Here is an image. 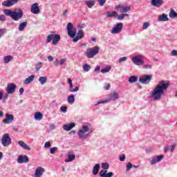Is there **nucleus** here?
<instances>
[{
  "label": "nucleus",
  "instance_id": "19",
  "mask_svg": "<svg viewBox=\"0 0 177 177\" xmlns=\"http://www.w3.org/2000/svg\"><path fill=\"white\" fill-rule=\"evenodd\" d=\"M28 161H30V159L26 155H20L17 159V162L19 164H24V162H28Z\"/></svg>",
  "mask_w": 177,
  "mask_h": 177
},
{
  "label": "nucleus",
  "instance_id": "49",
  "mask_svg": "<svg viewBox=\"0 0 177 177\" xmlns=\"http://www.w3.org/2000/svg\"><path fill=\"white\" fill-rule=\"evenodd\" d=\"M50 146H51L50 142H49V141L46 142L44 144L45 149H49V147H50Z\"/></svg>",
  "mask_w": 177,
  "mask_h": 177
},
{
  "label": "nucleus",
  "instance_id": "17",
  "mask_svg": "<svg viewBox=\"0 0 177 177\" xmlns=\"http://www.w3.org/2000/svg\"><path fill=\"white\" fill-rule=\"evenodd\" d=\"M45 173V169L42 167H38L35 172L33 177H41L42 175Z\"/></svg>",
  "mask_w": 177,
  "mask_h": 177
},
{
  "label": "nucleus",
  "instance_id": "16",
  "mask_svg": "<svg viewBox=\"0 0 177 177\" xmlns=\"http://www.w3.org/2000/svg\"><path fill=\"white\" fill-rule=\"evenodd\" d=\"M164 155H160V156H157L156 157L153 158L151 160H150V164L151 165H156V164H157V162H160V161H162V159L164 158Z\"/></svg>",
  "mask_w": 177,
  "mask_h": 177
},
{
  "label": "nucleus",
  "instance_id": "44",
  "mask_svg": "<svg viewBox=\"0 0 177 177\" xmlns=\"http://www.w3.org/2000/svg\"><path fill=\"white\" fill-rule=\"evenodd\" d=\"M0 21H1L2 23L6 21V17L5 16V15H0Z\"/></svg>",
  "mask_w": 177,
  "mask_h": 177
},
{
  "label": "nucleus",
  "instance_id": "21",
  "mask_svg": "<svg viewBox=\"0 0 177 177\" xmlns=\"http://www.w3.org/2000/svg\"><path fill=\"white\" fill-rule=\"evenodd\" d=\"M75 127V123L71 122V124H64L63 125V129L64 131H66L68 132V131H71L73 128Z\"/></svg>",
  "mask_w": 177,
  "mask_h": 177
},
{
  "label": "nucleus",
  "instance_id": "41",
  "mask_svg": "<svg viewBox=\"0 0 177 177\" xmlns=\"http://www.w3.org/2000/svg\"><path fill=\"white\" fill-rule=\"evenodd\" d=\"M111 70V67H106L101 70V73L104 74L106 73H109V71H110Z\"/></svg>",
  "mask_w": 177,
  "mask_h": 177
},
{
  "label": "nucleus",
  "instance_id": "12",
  "mask_svg": "<svg viewBox=\"0 0 177 177\" xmlns=\"http://www.w3.org/2000/svg\"><path fill=\"white\" fill-rule=\"evenodd\" d=\"M16 84L13 83H10L7 85L6 91L8 95H13V93L16 92Z\"/></svg>",
  "mask_w": 177,
  "mask_h": 177
},
{
  "label": "nucleus",
  "instance_id": "61",
  "mask_svg": "<svg viewBox=\"0 0 177 177\" xmlns=\"http://www.w3.org/2000/svg\"><path fill=\"white\" fill-rule=\"evenodd\" d=\"M169 151V146L165 147L164 151L165 153H167Z\"/></svg>",
  "mask_w": 177,
  "mask_h": 177
},
{
  "label": "nucleus",
  "instance_id": "14",
  "mask_svg": "<svg viewBox=\"0 0 177 177\" xmlns=\"http://www.w3.org/2000/svg\"><path fill=\"white\" fill-rule=\"evenodd\" d=\"M115 9H117V10H120L121 13H127V12H129V10H131V7L130 6L124 7L122 6V5L119 4L115 6Z\"/></svg>",
  "mask_w": 177,
  "mask_h": 177
},
{
  "label": "nucleus",
  "instance_id": "27",
  "mask_svg": "<svg viewBox=\"0 0 177 177\" xmlns=\"http://www.w3.org/2000/svg\"><path fill=\"white\" fill-rule=\"evenodd\" d=\"M35 78V75H32L25 80L24 84L25 85H28V84H31V82H32V81H34Z\"/></svg>",
  "mask_w": 177,
  "mask_h": 177
},
{
  "label": "nucleus",
  "instance_id": "51",
  "mask_svg": "<svg viewBox=\"0 0 177 177\" xmlns=\"http://www.w3.org/2000/svg\"><path fill=\"white\" fill-rule=\"evenodd\" d=\"M126 158L125 154H122V156L119 157V160L120 161H125Z\"/></svg>",
  "mask_w": 177,
  "mask_h": 177
},
{
  "label": "nucleus",
  "instance_id": "15",
  "mask_svg": "<svg viewBox=\"0 0 177 177\" xmlns=\"http://www.w3.org/2000/svg\"><path fill=\"white\" fill-rule=\"evenodd\" d=\"M15 120V116L12 114L6 113V119L3 120L4 124H12Z\"/></svg>",
  "mask_w": 177,
  "mask_h": 177
},
{
  "label": "nucleus",
  "instance_id": "53",
  "mask_svg": "<svg viewBox=\"0 0 177 177\" xmlns=\"http://www.w3.org/2000/svg\"><path fill=\"white\" fill-rule=\"evenodd\" d=\"M171 56H177V50H171Z\"/></svg>",
  "mask_w": 177,
  "mask_h": 177
},
{
  "label": "nucleus",
  "instance_id": "25",
  "mask_svg": "<svg viewBox=\"0 0 177 177\" xmlns=\"http://www.w3.org/2000/svg\"><path fill=\"white\" fill-rule=\"evenodd\" d=\"M169 20V18H168V15L165 13L160 15L159 17L158 18V21H168Z\"/></svg>",
  "mask_w": 177,
  "mask_h": 177
},
{
  "label": "nucleus",
  "instance_id": "63",
  "mask_svg": "<svg viewBox=\"0 0 177 177\" xmlns=\"http://www.w3.org/2000/svg\"><path fill=\"white\" fill-rule=\"evenodd\" d=\"M24 93V88H19V94L23 95Z\"/></svg>",
  "mask_w": 177,
  "mask_h": 177
},
{
  "label": "nucleus",
  "instance_id": "23",
  "mask_svg": "<svg viewBox=\"0 0 177 177\" xmlns=\"http://www.w3.org/2000/svg\"><path fill=\"white\" fill-rule=\"evenodd\" d=\"M106 17L111 19V17H118V13L115 11L110 12L108 11L105 13Z\"/></svg>",
  "mask_w": 177,
  "mask_h": 177
},
{
  "label": "nucleus",
  "instance_id": "6",
  "mask_svg": "<svg viewBox=\"0 0 177 177\" xmlns=\"http://www.w3.org/2000/svg\"><path fill=\"white\" fill-rule=\"evenodd\" d=\"M131 62H133L136 66H143V64H145V57L143 55H137L131 58Z\"/></svg>",
  "mask_w": 177,
  "mask_h": 177
},
{
  "label": "nucleus",
  "instance_id": "48",
  "mask_svg": "<svg viewBox=\"0 0 177 177\" xmlns=\"http://www.w3.org/2000/svg\"><path fill=\"white\" fill-rule=\"evenodd\" d=\"M99 2L100 6H104V3H106V0H97Z\"/></svg>",
  "mask_w": 177,
  "mask_h": 177
},
{
  "label": "nucleus",
  "instance_id": "57",
  "mask_svg": "<svg viewBox=\"0 0 177 177\" xmlns=\"http://www.w3.org/2000/svg\"><path fill=\"white\" fill-rule=\"evenodd\" d=\"M110 86H111L110 84H106L104 86V88L106 89V91H109V89H110Z\"/></svg>",
  "mask_w": 177,
  "mask_h": 177
},
{
  "label": "nucleus",
  "instance_id": "13",
  "mask_svg": "<svg viewBox=\"0 0 177 177\" xmlns=\"http://www.w3.org/2000/svg\"><path fill=\"white\" fill-rule=\"evenodd\" d=\"M19 2V0H6L2 3V6H5L6 8H10L13 6V5H16Z\"/></svg>",
  "mask_w": 177,
  "mask_h": 177
},
{
  "label": "nucleus",
  "instance_id": "58",
  "mask_svg": "<svg viewBox=\"0 0 177 177\" xmlns=\"http://www.w3.org/2000/svg\"><path fill=\"white\" fill-rule=\"evenodd\" d=\"M174 150H175V145H171L170 146V151L171 152V153H174Z\"/></svg>",
  "mask_w": 177,
  "mask_h": 177
},
{
  "label": "nucleus",
  "instance_id": "9",
  "mask_svg": "<svg viewBox=\"0 0 177 177\" xmlns=\"http://www.w3.org/2000/svg\"><path fill=\"white\" fill-rule=\"evenodd\" d=\"M152 78L153 76L151 75H144L143 76L140 77L139 82L143 85H147V84H150Z\"/></svg>",
  "mask_w": 177,
  "mask_h": 177
},
{
  "label": "nucleus",
  "instance_id": "3",
  "mask_svg": "<svg viewBox=\"0 0 177 177\" xmlns=\"http://www.w3.org/2000/svg\"><path fill=\"white\" fill-rule=\"evenodd\" d=\"M91 132L92 131H91V129H89V126L83 125L82 127L80 129H79L77 132L79 139H81V140H85L88 139Z\"/></svg>",
  "mask_w": 177,
  "mask_h": 177
},
{
  "label": "nucleus",
  "instance_id": "35",
  "mask_svg": "<svg viewBox=\"0 0 177 177\" xmlns=\"http://www.w3.org/2000/svg\"><path fill=\"white\" fill-rule=\"evenodd\" d=\"M46 81H48V77H46L41 76L39 77V82L41 85H45V84H46Z\"/></svg>",
  "mask_w": 177,
  "mask_h": 177
},
{
  "label": "nucleus",
  "instance_id": "33",
  "mask_svg": "<svg viewBox=\"0 0 177 177\" xmlns=\"http://www.w3.org/2000/svg\"><path fill=\"white\" fill-rule=\"evenodd\" d=\"M67 100L69 104H73L74 102H75V97L74 96V95H71L68 97Z\"/></svg>",
  "mask_w": 177,
  "mask_h": 177
},
{
  "label": "nucleus",
  "instance_id": "39",
  "mask_svg": "<svg viewBox=\"0 0 177 177\" xmlns=\"http://www.w3.org/2000/svg\"><path fill=\"white\" fill-rule=\"evenodd\" d=\"M55 35L53 34H50L47 36V39H46V44H49L50 42H52L53 41V37Z\"/></svg>",
  "mask_w": 177,
  "mask_h": 177
},
{
  "label": "nucleus",
  "instance_id": "56",
  "mask_svg": "<svg viewBox=\"0 0 177 177\" xmlns=\"http://www.w3.org/2000/svg\"><path fill=\"white\" fill-rule=\"evenodd\" d=\"M79 28H85V24H80L77 25Z\"/></svg>",
  "mask_w": 177,
  "mask_h": 177
},
{
  "label": "nucleus",
  "instance_id": "4",
  "mask_svg": "<svg viewBox=\"0 0 177 177\" xmlns=\"http://www.w3.org/2000/svg\"><path fill=\"white\" fill-rule=\"evenodd\" d=\"M120 99V94L117 92L111 93L108 95V98L104 101H98L97 104H95V106H97V104H103L104 103H109V102H112L114 100H117Z\"/></svg>",
  "mask_w": 177,
  "mask_h": 177
},
{
  "label": "nucleus",
  "instance_id": "18",
  "mask_svg": "<svg viewBox=\"0 0 177 177\" xmlns=\"http://www.w3.org/2000/svg\"><path fill=\"white\" fill-rule=\"evenodd\" d=\"M76 35L77 36L76 37L75 36V37L73 39V42H78L80 39H82L84 38V30H79Z\"/></svg>",
  "mask_w": 177,
  "mask_h": 177
},
{
  "label": "nucleus",
  "instance_id": "11",
  "mask_svg": "<svg viewBox=\"0 0 177 177\" xmlns=\"http://www.w3.org/2000/svg\"><path fill=\"white\" fill-rule=\"evenodd\" d=\"M30 12L32 15H39L41 13V9L39 8V4L35 3L30 6Z\"/></svg>",
  "mask_w": 177,
  "mask_h": 177
},
{
  "label": "nucleus",
  "instance_id": "2",
  "mask_svg": "<svg viewBox=\"0 0 177 177\" xmlns=\"http://www.w3.org/2000/svg\"><path fill=\"white\" fill-rule=\"evenodd\" d=\"M3 12L4 13V16H8V17H11L14 21H19L24 15V12L21 8L18 9V12L13 11L10 9H4Z\"/></svg>",
  "mask_w": 177,
  "mask_h": 177
},
{
  "label": "nucleus",
  "instance_id": "8",
  "mask_svg": "<svg viewBox=\"0 0 177 177\" xmlns=\"http://www.w3.org/2000/svg\"><path fill=\"white\" fill-rule=\"evenodd\" d=\"M12 143V138L9 136V134L5 133L1 138V145L3 147H8Z\"/></svg>",
  "mask_w": 177,
  "mask_h": 177
},
{
  "label": "nucleus",
  "instance_id": "46",
  "mask_svg": "<svg viewBox=\"0 0 177 177\" xmlns=\"http://www.w3.org/2000/svg\"><path fill=\"white\" fill-rule=\"evenodd\" d=\"M132 167H133L132 163L129 162V163L127 165V167H126V168H127V169H126L127 172H129V171H131V168H132Z\"/></svg>",
  "mask_w": 177,
  "mask_h": 177
},
{
  "label": "nucleus",
  "instance_id": "22",
  "mask_svg": "<svg viewBox=\"0 0 177 177\" xmlns=\"http://www.w3.org/2000/svg\"><path fill=\"white\" fill-rule=\"evenodd\" d=\"M101 177H112L113 172L107 173V170H101L99 174Z\"/></svg>",
  "mask_w": 177,
  "mask_h": 177
},
{
  "label": "nucleus",
  "instance_id": "45",
  "mask_svg": "<svg viewBox=\"0 0 177 177\" xmlns=\"http://www.w3.org/2000/svg\"><path fill=\"white\" fill-rule=\"evenodd\" d=\"M149 26H150V23L145 22V23L143 24L142 30H147V27H149Z\"/></svg>",
  "mask_w": 177,
  "mask_h": 177
},
{
  "label": "nucleus",
  "instance_id": "31",
  "mask_svg": "<svg viewBox=\"0 0 177 177\" xmlns=\"http://www.w3.org/2000/svg\"><path fill=\"white\" fill-rule=\"evenodd\" d=\"M169 17H170V19H176L177 18V12H175V10L171 9L169 14Z\"/></svg>",
  "mask_w": 177,
  "mask_h": 177
},
{
  "label": "nucleus",
  "instance_id": "30",
  "mask_svg": "<svg viewBox=\"0 0 177 177\" xmlns=\"http://www.w3.org/2000/svg\"><path fill=\"white\" fill-rule=\"evenodd\" d=\"M59 41H60V35H54L53 39V45H57L59 43Z\"/></svg>",
  "mask_w": 177,
  "mask_h": 177
},
{
  "label": "nucleus",
  "instance_id": "7",
  "mask_svg": "<svg viewBox=\"0 0 177 177\" xmlns=\"http://www.w3.org/2000/svg\"><path fill=\"white\" fill-rule=\"evenodd\" d=\"M66 30L68 31V35L70 38H75L77 35V29L74 28V26L69 22L67 25Z\"/></svg>",
  "mask_w": 177,
  "mask_h": 177
},
{
  "label": "nucleus",
  "instance_id": "60",
  "mask_svg": "<svg viewBox=\"0 0 177 177\" xmlns=\"http://www.w3.org/2000/svg\"><path fill=\"white\" fill-rule=\"evenodd\" d=\"M89 70H91V67H83V71H85L86 73L89 71Z\"/></svg>",
  "mask_w": 177,
  "mask_h": 177
},
{
  "label": "nucleus",
  "instance_id": "59",
  "mask_svg": "<svg viewBox=\"0 0 177 177\" xmlns=\"http://www.w3.org/2000/svg\"><path fill=\"white\" fill-rule=\"evenodd\" d=\"M56 129V125L55 124H50V129L53 130Z\"/></svg>",
  "mask_w": 177,
  "mask_h": 177
},
{
  "label": "nucleus",
  "instance_id": "24",
  "mask_svg": "<svg viewBox=\"0 0 177 177\" xmlns=\"http://www.w3.org/2000/svg\"><path fill=\"white\" fill-rule=\"evenodd\" d=\"M99 169H100V164L97 163L93 167V170H92L93 175H97V174H99Z\"/></svg>",
  "mask_w": 177,
  "mask_h": 177
},
{
  "label": "nucleus",
  "instance_id": "38",
  "mask_svg": "<svg viewBox=\"0 0 177 177\" xmlns=\"http://www.w3.org/2000/svg\"><path fill=\"white\" fill-rule=\"evenodd\" d=\"M13 59V57L11 55H7L5 56L3 58V62L4 63H9V62H10V60Z\"/></svg>",
  "mask_w": 177,
  "mask_h": 177
},
{
  "label": "nucleus",
  "instance_id": "55",
  "mask_svg": "<svg viewBox=\"0 0 177 177\" xmlns=\"http://www.w3.org/2000/svg\"><path fill=\"white\" fill-rule=\"evenodd\" d=\"M124 17V14H121L120 15L118 16V20H120V21L123 20Z\"/></svg>",
  "mask_w": 177,
  "mask_h": 177
},
{
  "label": "nucleus",
  "instance_id": "52",
  "mask_svg": "<svg viewBox=\"0 0 177 177\" xmlns=\"http://www.w3.org/2000/svg\"><path fill=\"white\" fill-rule=\"evenodd\" d=\"M80 91V88L78 86H76L75 88L70 91V92L74 93V92H78Z\"/></svg>",
  "mask_w": 177,
  "mask_h": 177
},
{
  "label": "nucleus",
  "instance_id": "36",
  "mask_svg": "<svg viewBox=\"0 0 177 177\" xmlns=\"http://www.w3.org/2000/svg\"><path fill=\"white\" fill-rule=\"evenodd\" d=\"M138 81V77L135 75H132L129 78V82L131 84H133L135 82H137Z\"/></svg>",
  "mask_w": 177,
  "mask_h": 177
},
{
  "label": "nucleus",
  "instance_id": "20",
  "mask_svg": "<svg viewBox=\"0 0 177 177\" xmlns=\"http://www.w3.org/2000/svg\"><path fill=\"white\" fill-rule=\"evenodd\" d=\"M151 5H152V6H155V8H160V6H162V5H164V1L163 0H151Z\"/></svg>",
  "mask_w": 177,
  "mask_h": 177
},
{
  "label": "nucleus",
  "instance_id": "50",
  "mask_svg": "<svg viewBox=\"0 0 177 177\" xmlns=\"http://www.w3.org/2000/svg\"><path fill=\"white\" fill-rule=\"evenodd\" d=\"M60 110L62 113H67V107L66 106H61Z\"/></svg>",
  "mask_w": 177,
  "mask_h": 177
},
{
  "label": "nucleus",
  "instance_id": "62",
  "mask_svg": "<svg viewBox=\"0 0 177 177\" xmlns=\"http://www.w3.org/2000/svg\"><path fill=\"white\" fill-rule=\"evenodd\" d=\"M9 97V94H8V93L3 96V100H8Z\"/></svg>",
  "mask_w": 177,
  "mask_h": 177
},
{
  "label": "nucleus",
  "instance_id": "43",
  "mask_svg": "<svg viewBox=\"0 0 177 177\" xmlns=\"http://www.w3.org/2000/svg\"><path fill=\"white\" fill-rule=\"evenodd\" d=\"M56 151H57V147H54L50 149V154H55V153H56Z\"/></svg>",
  "mask_w": 177,
  "mask_h": 177
},
{
  "label": "nucleus",
  "instance_id": "64",
  "mask_svg": "<svg viewBox=\"0 0 177 177\" xmlns=\"http://www.w3.org/2000/svg\"><path fill=\"white\" fill-rule=\"evenodd\" d=\"M48 62H52V61L53 60V57H52V56H48Z\"/></svg>",
  "mask_w": 177,
  "mask_h": 177
},
{
  "label": "nucleus",
  "instance_id": "40",
  "mask_svg": "<svg viewBox=\"0 0 177 177\" xmlns=\"http://www.w3.org/2000/svg\"><path fill=\"white\" fill-rule=\"evenodd\" d=\"M101 167L103 169L102 170L106 171V169H109V168L110 167V165H109V163L107 162H102L101 164Z\"/></svg>",
  "mask_w": 177,
  "mask_h": 177
},
{
  "label": "nucleus",
  "instance_id": "37",
  "mask_svg": "<svg viewBox=\"0 0 177 177\" xmlns=\"http://www.w3.org/2000/svg\"><path fill=\"white\" fill-rule=\"evenodd\" d=\"M86 5H87L88 8L91 9L93 6H95V3L96 2L95 1H86L85 2Z\"/></svg>",
  "mask_w": 177,
  "mask_h": 177
},
{
  "label": "nucleus",
  "instance_id": "26",
  "mask_svg": "<svg viewBox=\"0 0 177 177\" xmlns=\"http://www.w3.org/2000/svg\"><path fill=\"white\" fill-rule=\"evenodd\" d=\"M18 145H19V146L23 149H25V150H28V151H31V148H30V147H28V145H27V144H26V142L24 141H19Z\"/></svg>",
  "mask_w": 177,
  "mask_h": 177
},
{
  "label": "nucleus",
  "instance_id": "34",
  "mask_svg": "<svg viewBox=\"0 0 177 177\" xmlns=\"http://www.w3.org/2000/svg\"><path fill=\"white\" fill-rule=\"evenodd\" d=\"M42 118H44L42 113H41L40 112H37L35 113V120H36L37 121H41V120H42Z\"/></svg>",
  "mask_w": 177,
  "mask_h": 177
},
{
  "label": "nucleus",
  "instance_id": "42",
  "mask_svg": "<svg viewBox=\"0 0 177 177\" xmlns=\"http://www.w3.org/2000/svg\"><path fill=\"white\" fill-rule=\"evenodd\" d=\"M6 32V29L5 28H1L0 29V38H2L5 35V33Z\"/></svg>",
  "mask_w": 177,
  "mask_h": 177
},
{
  "label": "nucleus",
  "instance_id": "32",
  "mask_svg": "<svg viewBox=\"0 0 177 177\" xmlns=\"http://www.w3.org/2000/svg\"><path fill=\"white\" fill-rule=\"evenodd\" d=\"M27 27V21H24L19 24L18 30L19 31H23L24 28Z\"/></svg>",
  "mask_w": 177,
  "mask_h": 177
},
{
  "label": "nucleus",
  "instance_id": "28",
  "mask_svg": "<svg viewBox=\"0 0 177 177\" xmlns=\"http://www.w3.org/2000/svg\"><path fill=\"white\" fill-rule=\"evenodd\" d=\"M66 62H67L66 59H62L60 60L56 59L54 62V64H55V66H63V64H64V63H66Z\"/></svg>",
  "mask_w": 177,
  "mask_h": 177
},
{
  "label": "nucleus",
  "instance_id": "54",
  "mask_svg": "<svg viewBox=\"0 0 177 177\" xmlns=\"http://www.w3.org/2000/svg\"><path fill=\"white\" fill-rule=\"evenodd\" d=\"M127 61V57H122L119 59V63H122V62Z\"/></svg>",
  "mask_w": 177,
  "mask_h": 177
},
{
  "label": "nucleus",
  "instance_id": "10",
  "mask_svg": "<svg viewBox=\"0 0 177 177\" xmlns=\"http://www.w3.org/2000/svg\"><path fill=\"white\" fill-rule=\"evenodd\" d=\"M122 27H124L122 22L116 24L115 26L111 30V34H118L121 32V31H122Z\"/></svg>",
  "mask_w": 177,
  "mask_h": 177
},
{
  "label": "nucleus",
  "instance_id": "29",
  "mask_svg": "<svg viewBox=\"0 0 177 177\" xmlns=\"http://www.w3.org/2000/svg\"><path fill=\"white\" fill-rule=\"evenodd\" d=\"M75 160V155L74 153H69L68 155V158L65 160V162H71Z\"/></svg>",
  "mask_w": 177,
  "mask_h": 177
},
{
  "label": "nucleus",
  "instance_id": "47",
  "mask_svg": "<svg viewBox=\"0 0 177 177\" xmlns=\"http://www.w3.org/2000/svg\"><path fill=\"white\" fill-rule=\"evenodd\" d=\"M68 83L69 84V87L71 89H73V80L71 78H68Z\"/></svg>",
  "mask_w": 177,
  "mask_h": 177
},
{
  "label": "nucleus",
  "instance_id": "1",
  "mask_svg": "<svg viewBox=\"0 0 177 177\" xmlns=\"http://www.w3.org/2000/svg\"><path fill=\"white\" fill-rule=\"evenodd\" d=\"M169 88V82L162 80L153 88L151 92V97L155 102L161 100V97L167 93Z\"/></svg>",
  "mask_w": 177,
  "mask_h": 177
},
{
  "label": "nucleus",
  "instance_id": "5",
  "mask_svg": "<svg viewBox=\"0 0 177 177\" xmlns=\"http://www.w3.org/2000/svg\"><path fill=\"white\" fill-rule=\"evenodd\" d=\"M99 50H100V48L97 46H95L93 48H89L87 49V53L86 56L88 59H92L95 57L96 55L99 54Z\"/></svg>",
  "mask_w": 177,
  "mask_h": 177
}]
</instances>
